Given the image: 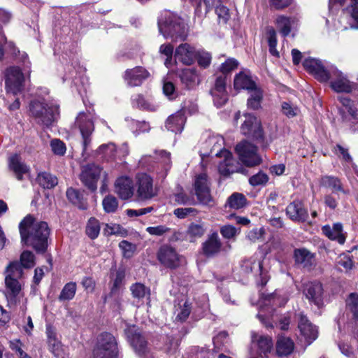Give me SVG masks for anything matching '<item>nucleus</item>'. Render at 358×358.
<instances>
[{
	"instance_id": "1",
	"label": "nucleus",
	"mask_w": 358,
	"mask_h": 358,
	"mask_svg": "<svg viewBox=\"0 0 358 358\" xmlns=\"http://www.w3.org/2000/svg\"><path fill=\"white\" fill-rule=\"evenodd\" d=\"M22 242L31 246L37 252H45L48 247L50 229L45 222L36 221L32 216L25 217L19 225Z\"/></svg>"
},
{
	"instance_id": "2",
	"label": "nucleus",
	"mask_w": 358,
	"mask_h": 358,
	"mask_svg": "<svg viewBox=\"0 0 358 358\" xmlns=\"http://www.w3.org/2000/svg\"><path fill=\"white\" fill-rule=\"evenodd\" d=\"M48 90L41 87L36 92L37 97L31 101L29 112L35 120L45 127H50L55 122L59 115V106L50 99Z\"/></svg>"
},
{
	"instance_id": "3",
	"label": "nucleus",
	"mask_w": 358,
	"mask_h": 358,
	"mask_svg": "<svg viewBox=\"0 0 358 358\" xmlns=\"http://www.w3.org/2000/svg\"><path fill=\"white\" fill-rule=\"evenodd\" d=\"M224 139L221 136H210L206 141L208 145H213L210 149V154H213L217 148V152L215 156L218 158L223 159L219 162L218 171L222 176H229L234 173L245 172V169L243 168L239 163L233 158L232 154L226 149H221L223 144Z\"/></svg>"
},
{
	"instance_id": "4",
	"label": "nucleus",
	"mask_w": 358,
	"mask_h": 358,
	"mask_svg": "<svg viewBox=\"0 0 358 358\" xmlns=\"http://www.w3.org/2000/svg\"><path fill=\"white\" fill-rule=\"evenodd\" d=\"M158 27L159 32L166 38L184 40L187 36V27L184 20L168 10L161 14Z\"/></svg>"
},
{
	"instance_id": "5",
	"label": "nucleus",
	"mask_w": 358,
	"mask_h": 358,
	"mask_svg": "<svg viewBox=\"0 0 358 358\" xmlns=\"http://www.w3.org/2000/svg\"><path fill=\"white\" fill-rule=\"evenodd\" d=\"M101 174L103 175V180L101 192H103L106 186L107 173L106 171H103L99 166L91 164L83 166L80 179L85 186L90 190L94 191L97 188V182Z\"/></svg>"
},
{
	"instance_id": "6",
	"label": "nucleus",
	"mask_w": 358,
	"mask_h": 358,
	"mask_svg": "<svg viewBox=\"0 0 358 358\" xmlns=\"http://www.w3.org/2000/svg\"><path fill=\"white\" fill-rule=\"evenodd\" d=\"M241 117V113L238 111L235 113L234 120L237 122ZM243 117V120L240 128L241 134L253 139H262L263 138V130L260 120L251 113H245Z\"/></svg>"
},
{
	"instance_id": "7",
	"label": "nucleus",
	"mask_w": 358,
	"mask_h": 358,
	"mask_svg": "<svg viewBox=\"0 0 358 358\" xmlns=\"http://www.w3.org/2000/svg\"><path fill=\"white\" fill-rule=\"evenodd\" d=\"M240 161L247 166H255L262 162L256 146L248 141H242L236 146Z\"/></svg>"
},
{
	"instance_id": "8",
	"label": "nucleus",
	"mask_w": 358,
	"mask_h": 358,
	"mask_svg": "<svg viewBox=\"0 0 358 358\" xmlns=\"http://www.w3.org/2000/svg\"><path fill=\"white\" fill-rule=\"evenodd\" d=\"M117 343L110 334H101L97 347L94 350V358H116Z\"/></svg>"
},
{
	"instance_id": "9",
	"label": "nucleus",
	"mask_w": 358,
	"mask_h": 358,
	"mask_svg": "<svg viewBox=\"0 0 358 358\" xmlns=\"http://www.w3.org/2000/svg\"><path fill=\"white\" fill-rule=\"evenodd\" d=\"M299 339L306 343V347L310 345L318 337L317 327L314 325L302 313L297 315Z\"/></svg>"
},
{
	"instance_id": "10",
	"label": "nucleus",
	"mask_w": 358,
	"mask_h": 358,
	"mask_svg": "<svg viewBox=\"0 0 358 358\" xmlns=\"http://www.w3.org/2000/svg\"><path fill=\"white\" fill-rule=\"evenodd\" d=\"M135 184L136 196L139 200H148L157 194L156 189L153 186V180L146 173L137 174Z\"/></svg>"
},
{
	"instance_id": "11",
	"label": "nucleus",
	"mask_w": 358,
	"mask_h": 358,
	"mask_svg": "<svg viewBox=\"0 0 358 358\" xmlns=\"http://www.w3.org/2000/svg\"><path fill=\"white\" fill-rule=\"evenodd\" d=\"M75 124L80 130L83 140V152H85L91 143V136L94 130V122L90 114L82 112L77 116Z\"/></svg>"
},
{
	"instance_id": "12",
	"label": "nucleus",
	"mask_w": 358,
	"mask_h": 358,
	"mask_svg": "<svg viewBox=\"0 0 358 358\" xmlns=\"http://www.w3.org/2000/svg\"><path fill=\"white\" fill-rule=\"evenodd\" d=\"M24 78L18 67L13 66L6 72V87L8 94L17 95L21 92L24 87Z\"/></svg>"
},
{
	"instance_id": "13",
	"label": "nucleus",
	"mask_w": 358,
	"mask_h": 358,
	"mask_svg": "<svg viewBox=\"0 0 358 358\" xmlns=\"http://www.w3.org/2000/svg\"><path fill=\"white\" fill-rule=\"evenodd\" d=\"M328 81L330 82L331 88L337 92L349 93L353 88L347 76L333 66H330Z\"/></svg>"
},
{
	"instance_id": "14",
	"label": "nucleus",
	"mask_w": 358,
	"mask_h": 358,
	"mask_svg": "<svg viewBox=\"0 0 358 358\" xmlns=\"http://www.w3.org/2000/svg\"><path fill=\"white\" fill-rule=\"evenodd\" d=\"M157 259L164 266L172 269L180 266L182 258L173 248L165 245L159 249Z\"/></svg>"
},
{
	"instance_id": "15",
	"label": "nucleus",
	"mask_w": 358,
	"mask_h": 358,
	"mask_svg": "<svg viewBox=\"0 0 358 358\" xmlns=\"http://www.w3.org/2000/svg\"><path fill=\"white\" fill-rule=\"evenodd\" d=\"M194 186L195 194L200 203L206 206H213L208 177L206 173H201L196 177Z\"/></svg>"
},
{
	"instance_id": "16",
	"label": "nucleus",
	"mask_w": 358,
	"mask_h": 358,
	"mask_svg": "<svg viewBox=\"0 0 358 358\" xmlns=\"http://www.w3.org/2000/svg\"><path fill=\"white\" fill-rule=\"evenodd\" d=\"M303 65L305 69L320 82H327L330 66L326 67L322 61L315 58L306 59Z\"/></svg>"
},
{
	"instance_id": "17",
	"label": "nucleus",
	"mask_w": 358,
	"mask_h": 358,
	"mask_svg": "<svg viewBox=\"0 0 358 358\" xmlns=\"http://www.w3.org/2000/svg\"><path fill=\"white\" fill-rule=\"evenodd\" d=\"M227 84V76L222 75L216 78L214 87L210 90L214 103L217 107L224 106L228 101Z\"/></svg>"
},
{
	"instance_id": "18",
	"label": "nucleus",
	"mask_w": 358,
	"mask_h": 358,
	"mask_svg": "<svg viewBox=\"0 0 358 358\" xmlns=\"http://www.w3.org/2000/svg\"><path fill=\"white\" fill-rule=\"evenodd\" d=\"M19 278L5 276L6 296L9 306H16L22 297V285Z\"/></svg>"
},
{
	"instance_id": "19",
	"label": "nucleus",
	"mask_w": 358,
	"mask_h": 358,
	"mask_svg": "<svg viewBox=\"0 0 358 358\" xmlns=\"http://www.w3.org/2000/svg\"><path fill=\"white\" fill-rule=\"evenodd\" d=\"M133 180L128 176H121L116 179L114 191L122 200L131 199L134 194Z\"/></svg>"
},
{
	"instance_id": "20",
	"label": "nucleus",
	"mask_w": 358,
	"mask_h": 358,
	"mask_svg": "<svg viewBox=\"0 0 358 358\" xmlns=\"http://www.w3.org/2000/svg\"><path fill=\"white\" fill-rule=\"evenodd\" d=\"M288 301V297L285 294H281L280 292H275L274 293L269 294L262 302L261 306H284ZM264 310V308L262 307L260 313L257 314V317L259 320L265 324L266 327L271 326L270 322L266 321V316L262 313Z\"/></svg>"
},
{
	"instance_id": "21",
	"label": "nucleus",
	"mask_w": 358,
	"mask_h": 358,
	"mask_svg": "<svg viewBox=\"0 0 358 358\" xmlns=\"http://www.w3.org/2000/svg\"><path fill=\"white\" fill-rule=\"evenodd\" d=\"M125 334L135 351L139 355H145L147 352V343L138 329L135 326L129 327L125 330Z\"/></svg>"
},
{
	"instance_id": "22",
	"label": "nucleus",
	"mask_w": 358,
	"mask_h": 358,
	"mask_svg": "<svg viewBox=\"0 0 358 358\" xmlns=\"http://www.w3.org/2000/svg\"><path fill=\"white\" fill-rule=\"evenodd\" d=\"M125 334L135 351L139 355H145L147 352V343L138 329L135 326L129 327L125 330Z\"/></svg>"
},
{
	"instance_id": "23",
	"label": "nucleus",
	"mask_w": 358,
	"mask_h": 358,
	"mask_svg": "<svg viewBox=\"0 0 358 358\" xmlns=\"http://www.w3.org/2000/svg\"><path fill=\"white\" fill-rule=\"evenodd\" d=\"M150 76V73L142 66H136L127 69L124 72V78L131 87L139 86Z\"/></svg>"
},
{
	"instance_id": "24",
	"label": "nucleus",
	"mask_w": 358,
	"mask_h": 358,
	"mask_svg": "<svg viewBox=\"0 0 358 358\" xmlns=\"http://www.w3.org/2000/svg\"><path fill=\"white\" fill-rule=\"evenodd\" d=\"M196 56V50L188 43L180 44L175 51L176 59L186 65L192 64Z\"/></svg>"
},
{
	"instance_id": "25",
	"label": "nucleus",
	"mask_w": 358,
	"mask_h": 358,
	"mask_svg": "<svg viewBox=\"0 0 358 358\" xmlns=\"http://www.w3.org/2000/svg\"><path fill=\"white\" fill-rule=\"evenodd\" d=\"M306 299L317 306H320L323 299V287L319 282H310L306 285L303 291Z\"/></svg>"
},
{
	"instance_id": "26",
	"label": "nucleus",
	"mask_w": 358,
	"mask_h": 358,
	"mask_svg": "<svg viewBox=\"0 0 358 358\" xmlns=\"http://www.w3.org/2000/svg\"><path fill=\"white\" fill-rule=\"evenodd\" d=\"M338 99L342 105L339 112L343 120L344 121L357 120L358 116V103L345 96H341Z\"/></svg>"
},
{
	"instance_id": "27",
	"label": "nucleus",
	"mask_w": 358,
	"mask_h": 358,
	"mask_svg": "<svg viewBox=\"0 0 358 358\" xmlns=\"http://www.w3.org/2000/svg\"><path fill=\"white\" fill-rule=\"evenodd\" d=\"M241 267L243 270L246 272H255L262 275L261 285H264L266 284L268 279L266 275L262 273V261L257 255H255L252 257L243 261Z\"/></svg>"
},
{
	"instance_id": "28",
	"label": "nucleus",
	"mask_w": 358,
	"mask_h": 358,
	"mask_svg": "<svg viewBox=\"0 0 358 358\" xmlns=\"http://www.w3.org/2000/svg\"><path fill=\"white\" fill-rule=\"evenodd\" d=\"M322 231L328 238L337 241L341 245L345 242L346 234L340 222L334 223L331 227L329 224L324 225L322 227Z\"/></svg>"
},
{
	"instance_id": "29",
	"label": "nucleus",
	"mask_w": 358,
	"mask_h": 358,
	"mask_svg": "<svg viewBox=\"0 0 358 358\" xmlns=\"http://www.w3.org/2000/svg\"><path fill=\"white\" fill-rule=\"evenodd\" d=\"M286 213L292 220L296 222H304L308 217L303 203L299 200L294 201L287 206Z\"/></svg>"
},
{
	"instance_id": "30",
	"label": "nucleus",
	"mask_w": 358,
	"mask_h": 358,
	"mask_svg": "<svg viewBox=\"0 0 358 358\" xmlns=\"http://www.w3.org/2000/svg\"><path fill=\"white\" fill-rule=\"evenodd\" d=\"M252 343L257 348V354L260 357L266 356L271 352L273 347V342L270 337L256 333L252 334Z\"/></svg>"
},
{
	"instance_id": "31",
	"label": "nucleus",
	"mask_w": 358,
	"mask_h": 358,
	"mask_svg": "<svg viewBox=\"0 0 358 358\" xmlns=\"http://www.w3.org/2000/svg\"><path fill=\"white\" fill-rule=\"evenodd\" d=\"M275 24L279 32L285 37L297 26L298 20L295 17H288L281 15L277 16Z\"/></svg>"
},
{
	"instance_id": "32",
	"label": "nucleus",
	"mask_w": 358,
	"mask_h": 358,
	"mask_svg": "<svg viewBox=\"0 0 358 358\" xmlns=\"http://www.w3.org/2000/svg\"><path fill=\"white\" fill-rule=\"evenodd\" d=\"M294 258L297 264L308 270L311 269L316 263L314 254L304 248L296 250Z\"/></svg>"
},
{
	"instance_id": "33",
	"label": "nucleus",
	"mask_w": 358,
	"mask_h": 358,
	"mask_svg": "<svg viewBox=\"0 0 358 358\" xmlns=\"http://www.w3.org/2000/svg\"><path fill=\"white\" fill-rule=\"evenodd\" d=\"M320 184L324 187L329 188L336 194L338 192H341L344 194H350V190L345 189L341 180L335 176H324L321 177Z\"/></svg>"
},
{
	"instance_id": "34",
	"label": "nucleus",
	"mask_w": 358,
	"mask_h": 358,
	"mask_svg": "<svg viewBox=\"0 0 358 358\" xmlns=\"http://www.w3.org/2000/svg\"><path fill=\"white\" fill-rule=\"evenodd\" d=\"M234 87L236 90H247L249 92L257 85L252 80L250 72L243 71L235 76Z\"/></svg>"
},
{
	"instance_id": "35",
	"label": "nucleus",
	"mask_w": 358,
	"mask_h": 358,
	"mask_svg": "<svg viewBox=\"0 0 358 358\" xmlns=\"http://www.w3.org/2000/svg\"><path fill=\"white\" fill-rule=\"evenodd\" d=\"M186 117L182 111H178L169 116L166 122V127L173 133H180L184 127Z\"/></svg>"
},
{
	"instance_id": "36",
	"label": "nucleus",
	"mask_w": 358,
	"mask_h": 358,
	"mask_svg": "<svg viewBox=\"0 0 358 358\" xmlns=\"http://www.w3.org/2000/svg\"><path fill=\"white\" fill-rule=\"evenodd\" d=\"M221 242L217 233L212 234L203 244V250L207 256H212L220 251Z\"/></svg>"
},
{
	"instance_id": "37",
	"label": "nucleus",
	"mask_w": 358,
	"mask_h": 358,
	"mask_svg": "<svg viewBox=\"0 0 358 358\" xmlns=\"http://www.w3.org/2000/svg\"><path fill=\"white\" fill-rule=\"evenodd\" d=\"M8 166L19 180L22 179L23 174L29 171L28 166L21 161L20 156L17 155H13L9 158Z\"/></svg>"
},
{
	"instance_id": "38",
	"label": "nucleus",
	"mask_w": 358,
	"mask_h": 358,
	"mask_svg": "<svg viewBox=\"0 0 358 358\" xmlns=\"http://www.w3.org/2000/svg\"><path fill=\"white\" fill-rule=\"evenodd\" d=\"M294 348L293 341L288 338L281 336L278 338L276 344V352L279 356H287L290 355Z\"/></svg>"
},
{
	"instance_id": "39",
	"label": "nucleus",
	"mask_w": 358,
	"mask_h": 358,
	"mask_svg": "<svg viewBox=\"0 0 358 358\" xmlns=\"http://www.w3.org/2000/svg\"><path fill=\"white\" fill-rule=\"evenodd\" d=\"M206 231V229L203 222H192L188 227L187 236L190 241H194L203 236Z\"/></svg>"
},
{
	"instance_id": "40",
	"label": "nucleus",
	"mask_w": 358,
	"mask_h": 358,
	"mask_svg": "<svg viewBox=\"0 0 358 358\" xmlns=\"http://www.w3.org/2000/svg\"><path fill=\"white\" fill-rule=\"evenodd\" d=\"M181 82L187 87H190L199 82V76L193 69H184L180 74Z\"/></svg>"
},
{
	"instance_id": "41",
	"label": "nucleus",
	"mask_w": 358,
	"mask_h": 358,
	"mask_svg": "<svg viewBox=\"0 0 358 358\" xmlns=\"http://www.w3.org/2000/svg\"><path fill=\"white\" fill-rule=\"evenodd\" d=\"M133 103L139 108L149 111H155L158 108V105L152 99H145L140 94L133 98Z\"/></svg>"
},
{
	"instance_id": "42",
	"label": "nucleus",
	"mask_w": 358,
	"mask_h": 358,
	"mask_svg": "<svg viewBox=\"0 0 358 358\" xmlns=\"http://www.w3.org/2000/svg\"><path fill=\"white\" fill-rule=\"evenodd\" d=\"M116 153V148L115 144L109 143L107 144H103L99 147L95 151V155L100 157L101 158L106 160L113 159L115 157Z\"/></svg>"
},
{
	"instance_id": "43",
	"label": "nucleus",
	"mask_w": 358,
	"mask_h": 358,
	"mask_svg": "<svg viewBox=\"0 0 358 358\" xmlns=\"http://www.w3.org/2000/svg\"><path fill=\"white\" fill-rule=\"evenodd\" d=\"M250 97L248 99V106L252 109H257L260 107L263 98L262 91L260 88L255 87L249 91Z\"/></svg>"
},
{
	"instance_id": "44",
	"label": "nucleus",
	"mask_w": 358,
	"mask_h": 358,
	"mask_svg": "<svg viewBox=\"0 0 358 358\" xmlns=\"http://www.w3.org/2000/svg\"><path fill=\"white\" fill-rule=\"evenodd\" d=\"M247 199L245 196L241 193H233L227 199V204L229 208L233 209H241L246 206Z\"/></svg>"
},
{
	"instance_id": "45",
	"label": "nucleus",
	"mask_w": 358,
	"mask_h": 358,
	"mask_svg": "<svg viewBox=\"0 0 358 358\" xmlns=\"http://www.w3.org/2000/svg\"><path fill=\"white\" fill-rule=\"evenodd\" d=\"M37 180L43 188L50 189L57 185V178L52 174L46 172L38 175Z\"/></svg>"
},
{
	"instance_id": "46",
	"label": "nucleus",
	"mask_w": 358,
	"mask_h": 358,
	"mask_svg": "<svg viewBox=\"0 0 358 358\" xmlns=\"http://www.w3.org/2000/svg\"><path fill=\"white\" fill-rule=\"evenodd\" d=\"M24 267L18 261H13L10 262L6 268V276H9L15 278H20L23 275Z\"/></svg>"
},
{
	"instance_id": "47",
	"label": "nucleus",
	"mask_w": 358,
	"mask_h": 358,
	"mask_svg": "<svg viewBox=\"0 0 358 358\" xmlns=\"http://www.w3.org/2000/svg\"><path fill=\"white\" fill-rule=\"evenodd\" d=\"M76 289L77 286L76 282H70L66 283L59 295V300L63 301L73 299L76 294Z\"/></svg>"
},
{
	"instance_id": "48",
	"label": "nucleus",
	"mask_w": 358,
	"mask_h": 358,
	"mask_svg": "<svg viewBox=\"0 0 358 358\" xmlns=\"http://www.w3.org/2000/svg\"><path fill=\"white\" fill-rule=\"evenodd\" d=\"M103 233L105 235H117L122 237H125L128 234V231L126 229L123 228L121 225L117 224H106L105 228L103 229Z\"/></svg>"
},
{
	"instance_id": "49",
	"label": "nucleus",
	"mask_w": 358,
	"mask_h": 358,
	"mask_svg": "<svg viewBox=\"0 0 358 358\" xmlns=\"http://www.w3.org/2000/svg\"><path fill=\"white\" fill-rule=\"evenodd\" d=\"M100 232V224L98 220L91 217L86 226V234L91 239L98 237Z\"/></svg>"
},
{
	"instance_id": "50",
	"label": "nucleus",
	"mask_w": 358,
	"mask_h": 358,
	"mask_svg": "<svg viewBox=\"0 0 358 358\" xmlns=\"http://www.w3.org/2000/svg\"><path fill=\"white\" fill-rule=\"evenodd\" d=\"M130 291L135 299H141L150 295V289L141 283H135L130 287Z\"/></svg>"
},
{
	"instance_id": "51",
	"label": "nucleus",
	"mask_w": 358,
	"mask_h": 358,
	"mask_svg": "<svg viewBox=\"0 0 358 358\" xmlns=\"http://www.w3.org/2000/svg\"><path fill=\"white\" fill-rule=\"evenodd\" d=\"M266 34L270 53L273 56L278 57L279 52L276 49L277 38L275 29L273 27H268Z\"/></svg>"
},
{
	"instance_id": "52",
	"label": "nucleus",
	"mask_w": 358,
	"mask_h": 358,
	"mask_svg": "<svg viewBox=\"0 0 358 358\" xmlns=\"http://www.w3.org/2000/svg\"><path fill=\"white\" fill-rule=\"evenodd\" d=\"M66 196L70 202L80 208H85L82 196L78 191L73 188H69L66 191Z\"/></svg>"
},
{
	"instance_id": "53",
	"label": "nucleus",
	"mask_w": 358,
	"mask_h": 358,
	"mask_svg": "<svg viewBox=\"0 0 358 358\" xmlns=\"http://www.w3.org/2000/svg\"><path fill=\"white\" fill-rule=\"evenodd\" d=\"M102 206L105 212L113 213H115L118 208V201L115 196L108 195L103 199Z\"/></svg>"
},
{
	"instance_id": "54",
	"label": "nucleus",
	"mask_w": 358,
	"mask_h": 358,
	"mask_svg": "<svg viewBox=\"0 0 358 358\" xmlns=\"http://www.w3.org/2000/svg\"><path fill=\"white\" fill-rule=\"evenodd\" d=\"M281 111L289 118L297 116L300 113V110L296 106L286 101L282 103Z\"/></svg>"
},
{
	"instance_id": "55",
	"label": "nucleus",
	"mask_w": 358,
	"mask_h": 358,
	"mask_svg": "<svg viewBox=\"0 0 358 358\" xmlns=\"http://www.w3.org/2000/svg\"><path fill=\"white\" fill-rule=\"evenodd\" d=\"M20 262L24 268H31L35 265L34 255L28 250H24L20 255Z\"/></svg>"
},
{
	"instance_id": "56",
	"label": "nucleus",
	"mask_w": 358,
	"mask_h": 358,
	"mask_svg": "<svg viewBox=\"0 0 358 358\" xmlns=\"http://www.w3.org/2000/svg\"><path fill=\"white\" fill-rule=\"evenodd\" d=\"M268 181V176L266 173L259 171L253 175L249 179V183L252 186L265 185Z\"/></svg>"
},
{
	"instance_id": "57",
	"label": "nucleus",
	"mask_w": 358,
	"mask_h": 358,
	"mask_svg": "<svg viewBox=\"0 0 358 358\" xmlns=\"http://www.w3.org/2000/svg\"><path fill=\"white\" fill-rule=\"evenodd\" d=\"M174 201L180 205H194L196 203L195 199L193 196H187L186 194L181 191L176 193L173 196Z\"/></svg>"
},
{
	"instance_id": "58",
	"label": "nucleus",
	"mask_w": 358,
	"mask_h": 358,
	"mask_svg": "<svg viewBox=\"0 0 358 358\" xmlns=\"http://www.w3.org/2000/svg\"><path fill=\"white\" fill-rule=\"evenodd\" d=\"M238 66V62L234 58H228L220 66V71L226 76L227 73L236 69Z\"/></svg>"
},
{
	"instance_id": "59",
	"label": "nucleus",
	"mask_w": 358,
	"mask_h": 358,
	"mask_svg": "<svg viewBox=\"0 0 358 358\" xmlns=\"http://www.w3.org/2000/svg\"><path fill=\"white\" fill-rule=\"evenodd\" d=\"M347 306L353 316L358 319V294H351L347 300Z\"/></svg>"
},
{
	"instance_id": "60",
	"label": "nucleus",
	"mask_w": 358,
	"mask_h": 358,
	"mask_svg": "<svg viewBox=\"0 0 358 358\" xmlns=\"http://www.w3.org/2000/svg\"><path fill=\"white\" fill-rule=\"evenodd\" d=\"M198 210L192 207L189 208H178L174 210L173 214L179 219H184L189 215H196Z\"/></svg>"
},
{
	"instance_id": "61",
	"label": "nucleus",
	"mask_w": 358,
	"mask_h": 358,
	"mask_svg": "<svg viewBox=\"0 0 358 358\" xmlns=\"http://www.w3.org/2000/svg\"><path fill=\"white\" fill-rule=\"evenodd\" d=\"M265 234V229L263 227L255 228L249 231L246 235V238L251 242L255 243L262 240Z\"/></svg>"
},
{
	"instance_id": "62",
	"label": "nucleus",
	"mask_w": 358,
	"mask_h": 358,
	"mask_svg": "<svg viewBox=\"0 0 358 358\" xmlns=\"http://www.w3.org/2000/svg\"><path fill=\"white\" fill-rule=\"evenodd\" d=\"M49 349L57 358H65L66 357V349L58 341L50 345Z\"/></svg>"
},
{
	"instance_id": "63",
	"label": "nucleus",
	"mask_w": 358,
	"mask_h": 358,
	"mask_svg": "<svg viewBox=\"0 0 358 358\" xmlns=\"http://www.w3.org/2000/svg\"><path fill=\"white\" fill-rule=\"evenodd\" d=\"M52 151L57 155L62 156L65 154L66 148L65 144L59 139H53L50 143Z\"/></svg>"
},
{
	"instance_id": "64",
	"label": "nucleus",
	"mask_w": 358,
	"mask_h": 358,
	"mask_svg": "<svg viewBox=\"0 0 358 358\" xmlns=\"http://www.w3.org/2000/svg\"><path fill=\"white\" fill-rule=\"evenodd\" d=\"M170 229L165 225H158L156 227H148L146 228V231L152 235L156 236H161L169 232Z\"/></svg>"
}]
</instances>
